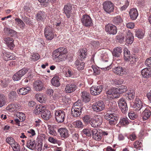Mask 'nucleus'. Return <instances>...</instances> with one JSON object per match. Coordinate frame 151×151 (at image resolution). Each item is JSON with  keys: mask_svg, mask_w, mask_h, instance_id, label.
<instances>
[{"mask_svg": "<svg viewBox=\"0 0 151 151\" xmlns=\"http://www.w3.org/2000/svg\"><path fill=\"white\" fill-rule=\"evenodd\" d=\"M110 109L111 113L106 114L104 116V118L106 119L109 121V123L110 125H114L119 118L117 107L116 103L112 104Z\"/></svg>", "mask_w": 151, "mask_h": 151, "instance_id": "obj_1", "label": "nucleus"}, {"mask_svg": "<svg viewBox=\"0 0 151 151\" xmlns=\"http://www.w3.org/2000/svg\"><path fill=\"white\" fill-rule=\"evenodd\" d=\"M52 56L53 60L56 62L65 60L68 56L67 50L65 47H60L54 51Z\"/></svg>", "mask_w": 151, "mask_h": 151, "instance_id": "obj_2", "label": "nucleus"}, {"mask_svg": "<svg viewBox=\"0 0 151 151\" xmlns=\"http://www.w3.org/2000/svg\"><path fill=\"white\" fill-rule=\"evenodd\" d=\"M44 33L46 39L50 40L54 38L55 35L54 28L49 26H46L45 28Z\"/></svg>", "mask_w": 151, "mask_h": 151, "instance_id": "obj_3", "label": "nucleus"}, {"mask_svg": "<svg viewBox=\"0 0 151 151\" xmlns=\"http://www.w3.org/2000/svg\"><path fill=\"white\" fill-rule=\"evenodd\" d=\"M65 116V112L63 110H56L55 113V119L58 123L63 122Z\"/></svg>", "mask_w": 151, "mask_h": 151, "instance_id": "obj_4", "label": "nucleus"}, {"mask_svg": "<svg viewBox=\"0 0 151 151\" xmlns=\"http://www.w3.org/2000/svg\"><path fill=\"white\" fill-rule=\"evenodd\" d=\"M102 122V119L100 115H96L92 118L90 124L94 128L99 127Z\"/></svg>", "mask_w": 151, "mask_h": 151, "instance_id": "obj_5", "label": "nucleus"}, {"mask_svg": "<svg viewBox=\"0 0 151 151\" xmlns=\"http://www.w3.org/2000/svg\"><path fill=\"white\" fill-rule=\"evenodd\" d=\"M105 107L104 102L102 101H99L94 103L92 105V108L94 111L99 112L104 110Z\"/></svg>", "mask_w": 151, "mask_h": 151, "instance_id": "obj_6", "label": "nucleus"}, {"mask_svg": "<svg viewBox=\"0 0 151 151\" xmlns=\"http://www.w3.org/2000/svg\"><path fill=\"white\" fill-rule=\"evenodd\" d=\"M81 21L83 26L89 27L92 24V21L90 17L88 15H83L81 19Z\"/></svg>", "mask_w": 151, "mask_h": 151, "instance_id": "obj_7", "label": "nucleus"}, {"mask_svg": "<svg viewBox=\"0 0 151 151\" xmlns=\"http://www.w3.org/2000/svg\"><path fill=\"white\" fill-rule=\"evenodd\" d=\"M103 8L106 12L110 13L114 10V5L111 1H105L103 4Z\"/></svg>", "mask_w": 151, "mask_h": 151, "instance_id": "obj_8", "label": "nucleus"}, {"mask_svg": "<svg viewBox=\"0 0 151 151\" xmlns=\"http://www.w3.org/2000/svg\"><path fill=\"white\" fill-rule=\"evenodd\" d=\"M103 86L101 85L92 86L90 88L91 94L94 96L99 94L102 91Z\"/></svg>", "mask_w": 151, "mask_h": 151, "instance_id": "obj_9", "label": "nucleus"}, {"mask_svg": "<svg viewBox=\"0 0 151 151\" xmlns=\"http://www.w3.org/2000/svg\"><path fill=\"white\" fill-rule=\"evenodd\" d=\"M105 31L110 35H115L117 32L116 27L112 24H109L105 26Z\"/></svg>", "mask_w": 151, "mask_h": 151, "instance_id": "obj_10", "label": "nucleus"}, {"mask_svg": "<svg viewBox=\"0 0 151 151\" xmlns=\"http://www.w3.org/2000/svg\"><path fill=\"white\" fill-rule=\"evenodd\" d=\"M118 106L122 111L124 114L127 112L128 108L126 101L123 99H120L118 101Z\"/></svg>", "mask_w": 151, "mask_h": 151, "instance_id": "obj_11", "label": "nucleus"}, {"mask_svg": "<svg viewBox=\"0 0 151 151\" xmlns=\"http://www.w3.org/2000/svg\"><path fill=\"white\" fill-rule=\"evenodd\" d=\"M116 89V88H111L106 91V94L109 99H112L117 97V96L116 95L118 93Z\"/></svg>", "mask_w": 151, "mask_h": 151, "instance_id": "obj_12", "label": "nucleus"}, {"mask_svg": "<svg viewBox=\"0 0 151 151\" xmlns=\"http://www.w3.org/2000/svg\"><path fill=\"white\" fill-rule=\"evenodd\" d=\"M101 132H102V130H99L98 131L96 129H94L92 131L93 138L95 140L99 141L101 140L102 137Z\"/></svg>", "mask_w": 151, "mask_h": 151, "instance_id": "obj_13", "label": "nucleus"}, {"mask_svg": "<svg viewBox=\"0 0 151 151\" xmlns=\"http://www.w3.org/2000/svg\"><path fill=\"white\" fill-rule=\"evenodd\" d=\"M126 41L128 44H132L134 40L133 35L130 31L128 30L126 32Z\"/></svg>", "mask_w": 151, "mask_h": 151, "instance_id": "obj_14", "label": "nucleus"}, {"mask_svg": "<svg viewBox=\"0 0 151 151\" xmlns=\"http://www.w3.org/2000/svg\"><path fill=\"white\" fill-rule=\"evenodd\" d=\"M76 88V86L75 84L73 83H70L66 86L65 91L66 93H71L74 91Z\"/></svg>", "mask_w": 151, "mask_h": 151, "instance_id": "obj_15", "label": "nucleus"}, {"mask_svg": "<svg viewBox=\"0 0 151 151\" xmlns=\"http://www.w3.org/2000/svg\"><path fill=\"white\" fill-rule=\"evenodd\" d=\"M135 110L139 111L144 107V106L141 101L138 98H136L135 103L133 106Z\"/></svg>", "mask_w": 151, "mask_h": 151, "instance_id": "obj_16", "label": "nucleus"}, {"mask_svg": "<svg viewBox=\"0 0 151 151\" xmlns=\"http://www.w3.org/2000/svg\"><path fill=\"white\" fill-rule=\"evenodd\" d=\"M72 6L70 4L65 5L64 8V12L68 18H70L72 14Z\"/></svg>", "mask_w": 151, "mask_h": 151, "instance_id": "obj_17", "label": "nucleus"}, {"mask_svg": "<svg viewBox=\"0 0 151 151\" xmlns=\"http://www.w3.org/2000/svg\"><path fill=\"white\" fill-rule=\"evenodd\" d=\"M82 101L85 103L89 102L91 100L90 94L86 91H83L81 95Z\"/></svg>", "mask_w": 151, "mask_h": 151, "instance_id": "obj_18", "label": "nucleus"}, {"mask_svg": "<svg viewBox=\"0 0 151 151\" xmlns=\"http://www.w3.org/2000/svg\"><path fill=\"white\" fill-rule=\"evenodd\" d=\"M87 50L85 48H83L79 50L78 58L82 61L86 58L87 55Z\"/></svg>", "mask_w": 151, "mask_h": 151, "instance_id": "obj_19", "label": "nucleus"}, {"mask_svg": "<svg viewBox=\"0 0 151 151\" xmlns=\"http://www.w3.org/2000/svg\"><path fill=\"white\" fill-rule=\"evenodd\" d=\"M58 132L60 136L63 138H65L69 137V134L68 130L65 128H60L58 130Z\"/></svg>", "mask_w": 151, "mask_h": 151, "instance_id": "obj_20", "label": "nucleus"}, {"mask_svg": "<svg viewBox=\"0 0 151 151\" xmlns=\"http://www.w3.org/2000/svg\"><path fill=\"white\" fill-rule=\"evenodd\" d=\"M141 74L144 78L149 77L151 76V68H146L143 69L141 71Z\"/></svg>", "mask_w": 151, "mask_h": 151, "instance_id": "obj_21", "label": "nucleus"}, {"mask_svg": "<svg viewBox=\"0 0 151 151\" xmlns=\"http://www.w3.org/2000/svg\"><path fill=\"white\" fill-rule=\"evenodd\" d=\"M43 83L40 81L37 80L35 81L34 84V87L37 91H40L43 88Z\"/></svg>", "mask_w": 151, "mask_h": 151, "instance_id": "obj_22", "label": "nucleus"}, {"mask_svg": "<svg viewBox=\"0 0 151 151\" xmlns=\"http://www.w3.org/2000/svg\"><path fill=\"white\" fill-rule=\"evenodd\" d=\"M41 116L42 118L45 120H47L51 117L50 112L48 110L45 108V109L41 113Z\"/></svg>", "mask_w": 151, "mask_h": 151, "instance_id": "obj_23", "label": "nucleus"}, {"mask_svg": "<svg viewBox=\"0 0 151 151\" xmlns=\"http://www.w3.org/2000/svg\"><path fill=\"white\" fill-rule=\"evenodd\" d=\"M45 107L40 105H35V109L33 110V112L36 115L41 114L43 111L45 109Z\"/></svg>", "mask_w": 151, "mask_h": 151, "instance_id": "obj_24", "label": "nucleus"}, {"mask_svg": "<svg viewBox=\"0 0 151 151\" xmlns=\"http://www.w3.org/2000/svg\"><path fill=\"white\" fill-rule=\"evenodd\" d=\"M36 144L35 141L29 140L27 143V147L29 149L34 150L36 149Z\"/></svg>", "mask_w": 151, "mask_h": 151, "instance_id": "obj_25", "label": "nucleus"}, {"mask_svg": "<svg viewBox=\"0 0 151 151\" xmlns=\"http://www.w3.org/2000/svg\"><path fill=\"white\" fill-rule=\"evenodd\" d=\"M113 71L115 74L121 76L125 73L124 70L121 67H115L113 69Z\"/></svg>", "mask_w": 151, "mask_h": 151, "instance_id": "obj_26", "label": "nucleus"}, {"mask_svg": "<svg viewBox=\"0 0 151 151\" xmlns=\"http://www.w3.org/2000/svg\"><path fill=\"white\" fill-rule=\"evenodd\" d=\"M129 14L131 18L133 20H135L138 16V12L137 10L135 9H130Z\"/></svg>", "mask_w": 151, "mask_h": 151, "instance_id": "obj_27", "label": "nucleus"}, {"mask_svg": "<svg viewBox=\"0 0 151 151\" xmlns=\"http://www.w3.org/2000/svg\"><path fill=\"white\" fill-rule=\"evenodd\" d=\"M48 132L50 134L55 136L57 135L56 126L54 125H48Z\"/></svg>", "mask_w": 151, "mask_h": 151, "instance_id": "obj_28", "label": "nucleus"}, {"mask_svg": "<svg viewBox=\"0 0 151 151\" xmlns=\"http://www.w3.org/2000/svg\"><path fill=\"white\" fill-rule=\"evenodd\" d=\"M151 115V111L149 109H146L142 113V118L143 120L148 119Z\"/></svg>", "mask_w": 151, "mask_h": 151, "instance_id": "obj_29", "label": "nucleus"}, {"mask_svg": "<svg viewBox=\"0 0 151 151\" xmlns=\"http://www.w3.org/2000/svg\"><path fill=\"white\" fill-rule=\"evenodd\" d=\"M59 77L57 76L53 77L51 80V83L52 85L58 87L60 85Z\"/></svg>", "mask_w": 151, "mask_h": 151, "instance_id": "obj_30", "label": "nucleus"}, {"mask_svg": "<svg viewBox=\"0 0 151 151\" xmlns=\"http://www.w3.org/2000/svg\"><path fill=\"white\" fill-rule=\"evenodd\" d=\"M7 102V98L4 94L0 93V107L6 104Z\"/></svg>", "mask_w": 151, "mask_h": 151, "instance_id": "obj_31", "label": "nucleus"}, {"mask_svg": "<svg viewBox=\"0 0 151 151\" xmlns=\"http://www.w3.org/2000/svg\"><path fill=\"white\" fill-rule=\"evenodd\" d=\"M118 94H122L126 92L128 90L127 86L124 85H121L116 88Z\"/></svg>", "mask_w": 151, "mask_h": 151, "instance_id": "obj_32", "label": "nucleus"}, {"mask_svg": "<svg viewBox=\"0 0 151 151\" xmlns=\"http://www.w3.org/2000/svg\"><path fill=\"white\" fill-rule=\"evenodd\" d=\"M31 88L29 87L26 88H22L17 91V92L19 95H25L28 93Z\"/></svg>", "mask_w": 151, "mask_h": 151, "instance_id": "obj_33", "label": "nucleus"}, {"mask_svg": "<svg viewBox=\"0 0 151 151\" xmlns=\"http://www.w3.org/2000/svg\"><path fill=\"white\" fill-rule=\"evenodd\" d=\"M122 52V49L121 47H117L113 50L112 54L115 57H119Z\"/></svg>", "mask_w": 151, "mask_h": 151, "instance_id": "obj_34", "label": "nucleus"}, {"mask_svg": "<svg viewBox=\"0 0 151 151\" xmlns=\"http://www.w3.org/2000/svg\"><path fill=\"white\" fill-rule=\"evenodd\" d=\"M4 31L5 33H7L9 35L12 37L15 35L17 33L15 31L7 27H5L4 29Z\"/></svg>", "mask_w": 151, "mask_h": 151, "instance_id": "obj_35", "label": "nucleus"}, {"mask_svg": "<svg viewBox=\"0 0 151 151\" xmlns=\"http://www.w3.org/2000/svg\"><path fill=\"white\" fill-rule=\"evenodd\" d=\"M75 64V67L78 70H82L83 69L85 64L84 62L77 60L76 61Z\"/></svg>", "mask_w": 151, "mask_h": 151, "instance_id": "obj_36", "label": "nucleus"}, {"mask_svg": "<svg viewBox=\"0 0 151 151\" xmlns=\"http://www.w3.org/2000/svg\"><path fill=\"white\" fill-rule=\"evenodd\" d=\"M5 41L8 47L10 49H13V47L14 46L13 39L8 37L5 39Z\"/></svg>", "mask_w": 151, "mask_h": 151, "instance_id": "obj_37", "label": "nucleus"}, {"mask_svg": "<svg viewBox=\"0 0 151 151\" xmlns=\"http://www.w3.org/2000/svg\"><path fill=\"white\" fill-rule=\"evenodd\" d=\"M81 101L78 100L76 102L74 103V104L73 106V107L72 108L77 109L79 111H81L83 109V107L82 106L81 104Z\"/></svg>", "mask_w": 151, "mask_h": 151, "instance_id": "obj_38", "label": "nucleus"}, {"mask_svg": "<svg viewBox=\"0 0 151 151\" xmlns=\"http://www.w3.org/2000/svg\"><path fill=\"white\" fill-rule=\"evenodd\" d=\"M123 20L120 16H117L114 17L113 19L114 24L116 25H120Z\"/></svg>", "mask_w": 151, "mask_h": 151, "instance_id": "obj_39", "label": "nucleus"}, {"mask_svg": "<svg viewBox=\"0 0 151 151\" xmlns=\"http://www.w3.org/2000/svg\"><path fill=\"white\" fill-rule=\"evenodd\" d=\"M145 31L142 29H138L136 32V37L142 39L144 36Z\"/></svg>", "mask_w": 151, "mask_h": 151, "instance_id": "obj_40", "label": "nucleus"}, {"mask_svg": "<svg viewBox=\"0 0 151 151\" xmlns=\"http://www.w3.org/2000/svg\"><path fill=\"white\" fill-rule=\"evenodd\" d=\"M81 111H79L77 109L73 108L71 109V113L73 116L74 117H77L80 116L81 113Z\"/></svg>", "mask_w": 151, "mask_h": 151, "instance_id": "obj_41", "label": "nucleus"}, {"mask_svg": "<svg viewBox=\"0 0 151 151\" xmlns=\"http://www.w3.org/2000/svg\"><path fill=\"white\" fill-rule=\"evenodd\" d=\"M15 20L17 23V25L20 28L22 29H24L25 25L22 20L19 18H16Z\"/></svg>", "mask_w": 151, "mask_h": 151, "instance_id": "obj_42", "label": "nucleus"}, {"mask_svg": "<svg viewBox=\"0 0 151 151\" xmlns=\"http://www.w3.org/2000/svg\"><path fill=\"white\" fill-rule=\"evenodd\" d=\"M35 97L36 99L40 102L42 103L45 102V98L41 93H39L36 94Z\"/></svg>", "mask_w": 151, "mask_h": 151, "instance_id": "obj_43", "label": "nucleus"}, {"mask_svg": "<svg viewBox=\"0 0 151 151\" xmlns=\"http://www.w3.org/2000/svg\"><path fill=\"white\" fill-rule=\"evenodd\" d=\"M124 59L126 61H128L131 58L130 51L127 49L124 51Z\"/></svg>", "mask_w": 151, "mask_h": 151, "instance_id": "obj_44", "label": "nucleus"}, {"mask_svg": "<svg viewBox=\"0 0 151 151\" xmlns=\"http://www.w3.org/2000/svg\"><path fill=\"white\" fill-rule=\"evenodd\" d=\"M45 15V12L43 11H41L39 12L38 13L37 15V19L38 20H42L44 17Z\"/></svg>", "mask_w": 151, "mask_h": 151, "instance_id": "obj_45", "label": "nucleus"}, {"mask_svg": "<svg viewBox=\"0 0 151 151\" xmlns=\"http://www.w3.org/2000/svg\"><path fill=\"white\" fill-rule=\"evenodd\" d=\"M129 123V121L127 117L121 119L119 122V124L122 125H127Z\"/></svg>", "mask_w": 151, "mask_h": 151, "instance_id": "obj_46", "label": "nucleus"}, {"mask_svg": "<svg viewBox=\"0 0 151 151\" xmlns=\"http://www.w3.org/2000/svg\"><path fill=\"white\" fill-rule=\"evenodd\" d=\"M128 116L130 119L131 120H134L138 117L137 114L133 111H131L128 114Z\"/></svg>", "mask_w": 151, "mask_h": 151, "instance_id": "obj_47", "label": "nucleus"}, {"mask_svg": "<svg viewBox=\"0 0 151 151\" xmlns=\"http://www.w3.org/2000/svg\"><path fill=\"white\" fill-rule=\"evenodd\" d=\"M135 92L133 90H130L127 93V96L130 100L133 99L134 98Z\"/></svg>", "mask_w": 151, "mask_h": 151, "instance_id": "obj_48", "label": "nucleus"}, {"mask_svg": "<svg viewBox=\"0 0 151 151\" xmlns=\"http://www.w3.org/2000/svg\"><path fill=\"white\" fill-rule=\"evenodd\" d=\"M92 118L89 116L86 115L83 118V120L84 122L86 124H90Z\"/></svg>", "mask_w": 151, "mask_h": 151, "instance_id": "obj_49", "label": "nucleus"}, {"mask_svg": "<svg viewBox=\"0 0 151 151\" xmlns=\"http://www.w3.org/2000/svg\"><path fill=\"white\" fill-rule=\"evenodd\" d=\"M12 55V53L10 52H3L2 56L4 60L5 61L8 60V59L9 57V55Z\"/></svg>", "mask_w": 151, "mask_h": 151, "instance_id": "obj_50", "label": "nucleus"}, {"mask_svg": "<svg viewBox=\"0 0 151 151\" xmlns=\"http://www.w3.org/2000/svg\"><path fill=\"white\" fill-rule=\"evenodd\" d=\"M28 71V69L25 68H23L18 71V73H19L21 77L24 75Z\"/></svg>", "mask_w": 151, "mask_h": 151, "instance_id": "obj_51", "label": "nucleus"}, {"mask_svg": "<svg viewBox=\"0 0 151 151\" xmlns=\"http://www.w3.org/2000/svg\"><path fill=\"white\" fill-rule=\"evenodd\" d=\"M82 132L87 136L89 137L91 135L92 131H91V129H85L83 130Z\"/></svg>", "mask_w": 151, "mask_h": 151, "instance_id": "obj_52", "label": "nucleus"}, {"mask_svg": "<svg viewBox=\"0 0 151 151\" xmlns=\"http://www.w3.org/2000/svg\"><path fill=\"white\" fill-rule=\"evenodd\" d=\"M6 141L7 143L11 145H12L15 142L14 139L11 137H7L6 139Z\"/></svg>", "mask_w": 151, "mask_h": 151, "instance_id": "obj_53", "label": "nucleus"}, {"mask_svg": "<svg viewBox=\"0 0 151 151\" xmlns=\"http://www.w3.org/2000/svg\"><path fill=\"white\" fill-rule=\"evenodd\" d=\"M22 19L27 24L29 25L32 23L30 19L26 16L22 17Z\"/></svg>", "mask_w": 151, "mask_h": 151, "instance_id": "obj_54", "label": "nucleus"}, {"mask_svg": "<svg viewBox=\"0 0 151 151\" xmlns=\"http://www.w3.org/2000/svg\"><path fill=\"white\" fill-rule=\"evenodd\" d=\"M17 94L15 91H11L9 94V98L10 99H13L16 97Z\"/></svg>", "mask_w": 151, "mask_h": 151, "instance_id": "obj_55", "label": "nucleus"}, {"mask_svg": "<svg viewBox=\"0 0 151 151\" xmlns=\"http://www.w3.org/2000/svg\"><path fill=\"white\" fill-rule=\"evenodd\" d=\"M108 62V61H106L104 62L103 65H104V68H103L104 70H109V68H111V66L110 63H106V62Z\"/></svg>", "mask_w": 151, "mask_h": 151, "instance_id": "obj_56", "label": "nucleus"}, {"mask_svg": "<svg viewBox=\"0 0 151 151\" xmlns=\"http://www.w3.org/2000/svg\"><path fill=\"white\" fill-rule=\"evenodd\" d=\"M20 108V106L19 104H11L10 109H13L14 111L17 110Z\"/></svg>", "mask_w": 151, "mask_h": 151, "instance_id": "obj_57", "label": "nucleus"}, {"mask_svg": "<svg viewBox=\"0 0 151 151\" xmlns=\"http://www.w3.org/2000/svg\"><path fill=\"white\" fill-rule=\"evenodd\" d=\"M73 124L76 127L78 128L82 127L83 126L82 122L80 121H77L74 122Z\"/></svg>", "mask_w": 151, "mask_h": 151, "instance_id": "obj_58", "label": "nucleus"}, {"mask_svg": "<svg viewBox=\"0 0 151 151\" xmlns=\"http://www.w3.org/2000/svg\"><path fill=\"white\" fill-rule=\"evenodd\" d=\"M21 78V77L19 73H18V72L14 74L12 77L13 80L15 81H18Z\"/></svg>", "mask_w": 151, "mask_h": 151, "instance_id": "obj_59", "label": "nucleus"}, {"mask_svg": "<svg viewBox=\"0 0 151 151\" xmlns=\"http://www.w3.org/2000/svg\"><path fill=\"white\" fill-rule=\"evenodd\" d=\"M40 58L39 54H33L31 57L32 61H35L38 60Z\"/></svg>", "mask_w": 151, "mask_h": 151, "instance_id": "obj_60", "label": "nucleus"}, {"mask_svg": "<svg viewBox=\"0 0 151 151\" xmlns=\"http://www.w3.org/2000/svg\"><path fill=\"white\" fill-rule=\"evenodd\" d=\"M92 68L93 70L94 73L95 75H98L100 73V70L97 67H95L94 66H92Z\"/></svg>", "mask_w": 151, "mask_h": 151, "instance_id": "obj_61", "label": "nucleus"}, {"mask_svg": "<svg viewBox=\"0 0 151 151\" xmlns=\"http://www.w3.org/2000/svg\"><path fill=\"white\" fill-rule=\"evenodd\" d=\"M145 64L147 67H151V57L146 60L145 62Z\"/></svg>", "mask_w": 151, "mask_h": 151, "instance_id": "obj_62", "label": "nucleus"}, {"mask_svg": "<svg viewBox=\"0 0 151 151\" xmlns=\"http://www.w3.org/2000/svg\"><path fill=\"white\" fill-rule=\"evenodd\" d=\"M12 146L14 148V149H15L14 150L16 151H20V146L17 143L15 142V143H14V144L12 145Z\"/></svg>", "mask_w": 151, "mask_h": 151, "instance_id": "obj_63", "label": "nucleus"}, {"mask_svg": "<svg viewBox=\"0 0 151 151\" xmlns=\"http://www.w3.org/2000/svg\"><path fill=\"white\" fill-rule=\"evenodd\" d=\"M48 140L49 142L53 144H57L58 142L56 139H55L52 137H49Z\"/></svg>", "mask_w": 151, "mask_h": 151, "instance_id": "obj_64", "label": "nucleus"}]
</instances>
